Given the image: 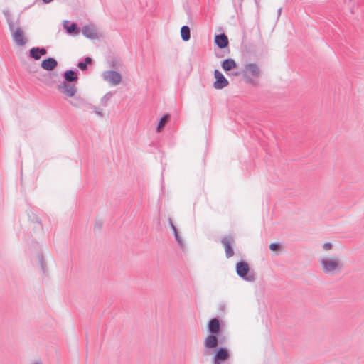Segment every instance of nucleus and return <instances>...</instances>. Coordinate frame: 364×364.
I'll return each instance as SVG.
<instances>
[{
  "instance_id": "f257e3e1",
  "label": "nucleus",
  "mask_w": 364,
  "mask_h": 364,
  "mask_svg": "<svg viewBox=\"0 0 364 364\" xmlns=\"http://www.w3.org/2000/svg\"><path fill=\"white\" fill-rule=\"evenodd\" d=\"M208 336L204 340V346L207 349H215L218 344H223L225 337L222 333V326L220 320L217 318H212L207 323Z\"/></svg>"
},
{
  "instance_id": "f03ea898",
  "label": "nucleus",
  "mask_w": 364,
  "mask_h": 364,
  "mask_svg": "<svg viewBox=\"0 0 364 364\" xmlns=\"http://www.w3.org/2000/svg\"><path fill=\"white\" fill-rule=\"evenodd\" d=\"M64 80L58 85V90L66 97H73L77 92L75 84L78 80L77 70H67L63 73Z\"/></svg>"
},
{
  "instance_id": "7ed1b4c3",
  "label": "nucleus",
  "mask_w": 364,
  "mask_h": 364,
  "mask_svg": "<svg viewBox=\"0 0 364 364\" xmlns=\"http://www.w3.org/2000/svg\"><path fill=\"white\" fill-rule=\"evenodd\" d=\"M3 14L6 18L9 29L14 43L18 46H25L27 43V39L24 37L23 31L20 27L19 17L15 21L9 9H4Z\"/></svg>"
},
{
  "instance_id": "20e7f679",
  "label": "nucleus",
  "mask_w": 364,
  "mask_h": 364,
  "mask_svg": "<svg viewBox=\"0 0 364 364\" xmlns=\"http://www.w3.org/2000/svg\"><path fill=\"white\" fill-rule=\"evenodd\" d=\"M261 70L257 63H247L244 66L242 71V77L245 79L246 83L252 85H256L257 78L260 75Z\"/></svg>"
},
{
  "instance_id": "39448f33",
  "label": "nucleus",
  "mask_w": 364,
  "mask_h": 364,
  "mask_svg": "<svg viewBox=\"0 0 364 364\" xmlns=\"http://www.w3.org/2000/svg\"><path fill=\"white\" fill-rule=\"evenodd\" d=\"M235 269L237 274L243 280L249 282H252L255 280V273L253 270H250L247 262L241 260L237 262Z\"/></svg>"
},
{
  "instance_id": "423d86ee",
  "label": "nucleus",
  "mask_w": 364,
  "mask_h": 364,
  "mask_svg": "<svg viewBox=\"0 0 364 364\" xmlns=\"http://www.w3.org/2000/svg\"><path fill=\"white\" fill-rule=\"evenodd\" d=\"M322 270L326 274H335L340 272L341 267L339 265V259L338 257L332 259L323 258L320 260Z\"/></svg>"
},
{
  "instance_id": "0eeeda50",
  "label": "nucleus",
  "mask_w": 364,
  "mask_h": 364,
  "mask_svg": "<svg viewBox=\"0 0 364 364\" xmlns=\"http://www.w3.org/2000/svg\"><path fill=\"white\" fill-rule=\"evenodd\" d=\"M102 78L112 85H117L122 81L121 74L115 70H106L102 73Z\"/></svg>"
},
{
  "instance_id": "6e6552de",
  "label": "nucleus",
  "mask_w": 364,
  "mask_h": 364,
  "mask_svg": "<svg viewBox=\"0 0 364 364\" xmlns=\"http://www.w3.org/2000/svg\"><path fill=\"white\" fill-rule=\"evenodd\" d=\"M221 243L224 247L226 257L230 258L232 257L234 255V250L232 248V245L235 243L234 237L230 235H225L221 239Z\"/></svg>"
},
{
  "instance_id": "1a4fd4ad",
  "label": "nucleus",
  "mask_w": 364,
  "mask_h": 364,
  "mask_svg": "<svg viewBox=\"0 0 364 364\" xmlns=\"http://www.w3.org/2000/svg\"><path fill=\"white\" fill-rule=\"evenodd\" d=\"M214 77L215 79V80L213 83V87L215 89L221 90L228 85V84H229L228 80L220 70H218L217 69L215 70Z\"/></svg>"
},
{
  "instance_id": "9d476101",
  "label": "nucleus",
  "mask_w": 364,
  "mask_h": 364,
  "mask_svg": "<svg viewBox=\"0 0 364 364\" xmlns=\"http://www.w3.org/2000/svg\"><path fill=\"white\" fill-rule=\"evenodd\" d=\"M73 99L70 100V104L80 109H89L91 107V104L86 102L82 97L80 96H73Z\"/></svg>"
},
{
  "instance_id": "9b49d317",
  "label": "nucleus",
  "mask_w": 364,
  "mask_h": 364,
  "mask_svg": "<svg viewBox=\"0 0 364 364\" xmlns=\"http://www.w3.org/2000/svg\"><path fill=\"white\" fill-rule=\"evenodd\" d=\"M33 262L41 268L43 274L47 272V265L44 259L43 255L41 252H38L36 255L32 259Z\"/></svg>"
},
{
  "instance_id": "f8f14e48",
  "label": "nucleus",
  "mask_w": 364,
  "mask_h": 364,
  "mask_svg": "<svg viewBox=\"0 0 364 364\" xmlns=\"http://www.w3.org/2000/svg\"><path fill=\"white\" fill-rule=\"evenodd\" d=\"M82 33L89 39H96L98 38L97 31L93 25H85L82 28Z\"/></svg>"
},
{
  "instance_id": "ddd939ff",
  "label": "nucleus",
  "mask_w": 364,
  "mask_h": 364,
  "mask_svg": "<svg viewBox=\"0 0 364 364\" xmlns=\"http://www.w3.org/2000/svg\"><path fill=\"white\" fill-rule=\"evenodd\" d=\"M58 66V61L52 57H48L41 61V67L47 71H52Z\"/></svg>"
},
{
  "instance_id": "4468645a",
  "label": "nucleus",
  "mask_w": 364,
  "mask_h": 364,
  "mask_svg": "<svg viewBox=\"0 0 364 364\" xmlns=\"http://www.w3.org/2000/svg\"><path fill=\"white\" fill-rule=\"evenodd\" d=\"M214 43L220 49L226 48L229 44L228 36L225 33L215 35Z\"/></svg>"
},
{
  "instance_id": "2eb2a0df",
  "label": "nucleus",
  "mask_w": 364,
  "mask_h": 364,
  "mask_svg": "<svg viewBox=\"0 0 364 364\" xmlns=\"http://www.w3.org/2000/svg\"><path fill=\"white\" fill-rule=\"evenodd\" d=\"M221 67L224 71L228 72L235 69L237 67V63L234 59L227 58L221 63Z\"/></svg>"
},
{
  "instance_id": "dca6fc26",
  "label": "nucleus",
  "mask_w": 364,
  "mask_h": 364,
  "mask_svg": "<svg viewBox=\"0 0 364 364\" xmlns=\"http://www.w3.org/2000/svg\"><path fill=\"white\" fill-rule=\"evenodd\" d=\"M171 115L169 114H165L159 119V122L156 127V132H160L165 127L166 124L170 119Z\"/></svg>"
},
{
  "instance_id": "f3484780",
  "label": "nucleus",
  "mask_w": 364,
  "mask_h": 364,
  "mask_svg": "<svg viewBox=\"0 0 364 364\" xmlns=\"http://www.w3.org/2000/svg\"><path fill=\"white\" fill-rule=\"evenodd\" d=\"M68 22V21H64L65 24L67 23ZM65 28L68 34L76 35V34H78V33L80 32V28L76 23H72L68 26H65Z\"/></svg>"
},
{
  "instance_id": "a211bd4d",
  "label": "nucleus",
  "mask_w": 364,
  "mask_h": 364,
  "mask_svg": "<svg viewBox=\"0 0 364 364\" xmlns=\"http://www.w3.org/2000/svg\"><path fill=\"white\" fill-rule=\"evenodd\" d=\"M92 63V59L90 57H86L82 61H79L77 64L78 68L81 70L85 71L87 69V65Z\"/></svg>"
},
{
  "instance_id": "6ab92c4d",
  "label": "nucleus",
  "mask_w": 364,
  "mask_h": 364,
  "mask_svg": "<svg viewBox=\"0 0 364 364\" xmlns=\"http://www.w3.org/2000/svg\"><path fill=\"white\" fill-rule=\"evenodd\" d=\"M181 36L183 41H188L191 38V31L188 26H183L181 28Z\"/></svg>"
},
{
  "instance_id": "aec40b11",
  "label": "nucleus",
  "mask_w": 364,
  "mask_h": 364,
  "mask_svg": "<svg viewBox=\"0 0 364 364\" xmlns=\"http://www.w3.org/2000/svg\"><path fill=\"white\" fill-rule=\"evenodd\" d=\"M37 49L38 48L36 47H33L29 50V57L35 60H38L41 58V54L38 53Z\"/></svg>"
},
{
  "instance_id": "412c9836",
  "label": "nucleus",
  "mask_w": 364,
  "mask_h": 364,
  "mask_svg": "<svg viewBox=\"0 0 364 364\" xmlns=\"http://www.w3.org/2000/svg\"><path fill=\"white\" fill-rule=\"evenodd\" d=\"M112 97V93L111 92H109L107 93H106L102 98H101V103L103 105H106L107 102L111 99V97Z\"/></svg>"
},
{
  "instance_id": "4be33fe9",
  "label": "nucleus",
  "mask_w": 364,
  "mask_h": 364,
  "mask_svg": "<svg viewBox=\"0 0 364 364\" xmlns=\"http://www.w3.org/2000/svg\"><path fill=\"white\" fill-rule=\"evenodd\" d=\"M89 109H93V112L99 117H102L103 116V114L102 112V111L100 110V108L95 107V106H93L91 105V107H90Z\"/></svg>"
},
{
  "instance_id": "5701e85b",
  "label": "nucleus",
  "mask_w": 364,
  "mask_h": 364,
  "mask_svg": "<svg viewBox=\"0 0 364 364\" xmlns=\"http://www.w3.org/2000/svg\"><path fill=\"white\" fill-rule=\"evenodd\" d=\"M173 235L175 237V240L177 241V242L182 246L183 245V240L181 237V236L178 235V231L173 232Z\"/></svg>"
},
{
  "instance_id": "b1692460",
  "label": "nucleus",
  "mask_w": 364,
  "mask_h": 364,
  "mask_svg": "<svg viewBox=\"0 0 364 364\" xmlns=\"http://www.w3.org/2000/svg\"><path fill=\"white\" fill-rule=\"evenodd\" d=\"M280 244L279 242H273L269 245V249L272 251H275L280 247Z\"/></svg>"
},
{
  "instance_id": "393cba45",
  "label": "nucleus",
  "mask_w": 364,
  "mask_h": 364,
  "mask_svg": "<svg viewBox=\"0 0 364 364\" xmlns=\"http://www.w3.org/2000/svg\"><path fill=\"white\" fill-rule=\"evenodd\" d=\"M333 245L331 242H326L323 245V249L326 251L330 250L332 248Z\"/></svg>"
},
{
  "instance_id": "a878e982",
  "label": "nucleus",
  "mask_w": 364,
  "mask_h": 364,
  "mask_svg": "<svg viewBox=\"0 0 364 364\" xmlns=\"http://www.w3.org/2000/svg\"><path fill=\"white\" fill-rule=\"evenodd\" d=\"M38 49L37 50L38 51V53L41 54V56L42 57L43 55H46L47 53V50L42 47V48H40V47H36Z\"/></svg>"
},
{
  "instance_id": "bb28decb",
  "label": "nucleus",
  "mask_w": 364,
  "mask_h": 364,
  "mask_svg": "<svg viewBox=\"0 0 364 364\" xmlns=\"http://www.w3.org/2000/svg\"><path fill=\"white\" fill-rule=\"evenodd\" d=\"M168 223L170 225V227L173 230V232H176L177 230L176 227L174 225V224L172 222V220L171 218H168Z\"/></svg>"
},
{
  "instance_id": "cd10ccee",
  "label": "nucleus",
  "mask_w": 364,
  "mask_h": 364,
  "mask_svg": "<svg viewBox=\"0 0 364 364\" xmlns=\"http://www.w3.org/2000/svg\"><path fill=\"white\" fill-rule=\"evenodd\" d=\"M44 4H49L53 0H42Z\"/></svg>"
},
{
  "instance_id": "c85d7f7f",
  "label": "nucleus",
  "mask_w": 364,
  "mask_h": 364,
  "mask_svg": "<svg viewBox=\"0 0 364 364\" xmlns=\"http://www.w3.org/2000/svg\"><path fill=\"white\" fill-rule=\"evenodd\" d=\"M282 9V8H279V9H278V11H277V12H278V16H279V15L281 14Z\"/></svg>"
},
{
  "instance_id": "c756f323",
  "label": "nucleus",
  "mask_w": 364,
  "mask_h": 364,
  "mask_svg": "<svg viewBox=\"0 0 364 364\" xmlns=\"http://www.w3.org/2000/svg\"><path fill=\"white\" fill-rule=\"evenodd\" d=\"M32 364H42L41 362H38V361H36V362H34Z\"/></svg>"
},
{
  "instance_id": "7c9ffc66",
  "label": "nucleus",
  "mask_w": 364,
  "mask_h": 364,
  "mask_svg": "<svg viewBox=\"0 0 364 364\" xmlns=\"http://www.w3.org/2000/svg\"><path fill=\"white\" fill-rule=\"evenodd\" d=\"M235 75H239V73H235Z\"/></svg>"
}]
</instances>
